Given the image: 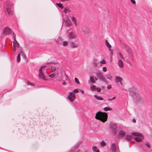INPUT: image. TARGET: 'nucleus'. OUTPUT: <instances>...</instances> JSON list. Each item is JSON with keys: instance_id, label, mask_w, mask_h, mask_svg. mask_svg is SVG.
<instances>
[{"instance_id": "nucleus-52", "label": "nucleus", "mask_w": 152, "mask_h": 152, "mask_svg": "<svg viewBox=\"0 0 152 152\" xmlns=\"http://www.w3.org/2000/svg\"><path fill=\"white\" fill-rule=\"evenodd\" d=\"M115 97L114 96V97H113L112 98V99L109 98L108 99V100L109 101H111L112 100L115 99Z\"/></svg>"}, {"instance_id": "nucleus-5", "label": "nucleus", "mask_w": 152, "mask_h": 152, "mask_svg": "<svg viewBox=\"0 0 152 152\" xmlns=\"http://www.w3.org/2000/svg\"><path fill=\"white\" fill-rule=\"evenodd\" d=\"M11 32L12 31L11 29L8 27H5L3 30V33L4 35H9L10 34Z\"/></svg>"}, {"instance_id": "nucleus-6", "label": "nucleus", "mask_w": 152, "mask_h": 152, "mask_svg": "<svg viewBox=\"0 0 152 152\" xmlns=\"http://www.w3.org/2000/svg\"><path fill=\"white\" fill-rule=\"evenodd\" d=\"M69 39H74L77 37V35L74 32H69L68 35Z\"/></svg>"}, {"instance_id": "nucleus-44", "label": "nucleus", "mask_w": 152, "mask_h": 152, "mask_svg": "<svg viewBox=\"0 0 152 152\" xmlns=\"http://www.w3.org/2000/svg\"><path fill=\"white\" fill-rule=\"evenodd\" d=\"M27 83L28 85H30L31 86H34V83H31L29 82L28 81H27Z\"/></svg>"}, {"instance_id": "nucleus-35", "label": "nucleus", "mask_w": 152, "mask_h": 152, "mask_svg": "<svg viewBox=\"0 0 152 152\" xmlns=\"http://www.w3.org/2000/svg\"><path fill=\"white\" fill-rule=\"evenodd\" d=\"M64 11V13H69L70 12V10L69 9L65 8Z\"/></svg>"}, {"instance_id": "nucleus-31", "label": "nucleus", "mask_w": 152, "mask_h": 152, "mask_svg": "<svg viewBox=\"0 0 152 152\" xmlns=\"http://www.w3.org/2000/svg\"><path fill=\"white\" fill-rule=\"evenodd\" d=\"M92 149L94 152H96L98 150L97 147L96 146H93L92 147Z\"/></svg>"}, {"instance_id": "nucleus-61", "label": "nucleus", "mask_w": 152, "mask_h": 152, "mask_svg": "<svg viewBox=\"0 0 152 152\" xmlns=\"http://www.w3.org/2000/svg\"><path fill=\"white\" fill-rule=\"evenodd\" d=\"M80 152V151L79 149H77L76 151V152Z\"/></svg>"}, {"instance_id": "nucleus-37", "label": "nucleus", "mask_w": 152, "mask_h": 152, "mask_svg": "<svg viewBox=\"0 0 152 152\" xmlns=\"http://www.w3.org/2000/svg\"><path fill=\"white\" fill-rule=\"evenodd\" d=\"M104 110L105 111H108V110H111V108L109 107H106L104 108Z\"/></svg>"}, {"instance_id": "nucleus-36", "label": "nucleus", "mask_w": 152, "mask_h": 152, "mask_svg": "<svg viewBox=\"0 0 152 152\" xmlns=\"http://www.w3.org/2000/svg\"><path fill=\"white\" fill-rule=\"evenodd\" d=\"M68 97L70 101L71 102H73L74 101V100L73 99V97L70 96V95H68Z\"/></svg>"}, {"instance_id": "nucleus-15", "label": "nucleus", "mask_w": 152, "mask_h": 152, "mask_svg": "<svg viewBox=\"0 0 152 152\" xmlns=\"http://www.w3.org/2000/svg\"><path fill=\"white\" fill-rule=\"evenodd\" d=\"M46 64L47 65L49 64H55V65H56V67L57 68H59V67H60V65H59L57 62H48V63H46Z\"/></svg>"}, {"instance_id": "nucleus-21", "label": "nucleus", "mask_w": 152, "mask_h": 152, "mask_svg": "<svg viewBox=\"0 0 152 152\" xmlns=\"http://www.w3.org/2000/svg\"><path fill=\"white\" fill-rule=\"evenodd\" d=\"M122 80V79L120 77L116 76L115 77V81L116 83L120 82Z\"/></svg>"}, {"instance_id": "nucleus-3", "label": "nucleus", "mask_w": 152, "mask_h": 152, "mask_svg": "<svg viewBox=\"0 0 152 152\" xmlns=\"http://www.w3.org/2000/svg\"><path fill=\"white\" fill-rule=\"evenodd\" d=\"M131 134L132 135L137 136L135 138V140L137 142H141L144 138L142 134L141 133L137 132H132L131 133Z\"/></svg>"}, {"instance_id": "nucleus-13", "label": "nucleus", "mask_w": 152, "mask_h": 152, "mask_svg": "<svg viewBox=\"0 0 152 152\" xmlns=\"http://www.w3.org/2000/svg\"><path fill=\"white\" fill-rule=\"evenodd\" d=\"M126 50L128 52V54L129 55H132V50L128 46H125V48Z\"/></svg>"}, {"instance_id": "nucleus-18", "label": "nucleus", "mask_w": 152, "mask_h": 152, "mask_svg": "<svg viewBox=\"0 0 152 152\" xmlns=\"http://www.w3.org/2000/svg\"><path fill=\"white\" fill-rule=\"evenodd\" d=\"M71 20L74 23L75 25V27H77V24L76 23V18L74 17L73 16L71 18Z\"/></svg>"}, {"instance_id": "nucleus-41", "label": "nucleus", "mask_w": 152, "mask_h": 152, "mask_svg": "<svg viewBox=\"0 0 152 152\" xmlns=\"http://www.w3.org/2000/svg\"><path fill=\"white\" fill-rule=\"evenodd\" d=\"M100 63L102 64H105L106 62L105 61L104 59L102 60L101 61H100Z\"/></svg>"}, {"instance_id": "nucleus-10", "label": "nucleus", "mask_w": 152, "mask_h": 152, "mask_svg": "<svg viewBox=\"0 0 152 152\" xmlns=\"http://www.w3.org/2000/svg\"><path fill=\"white\" fill-rule=\"evenodd\" d=\"M70 45L71 48H77L78 47V43L72 41L70 42Z\"/></svg>"}, {"instance_id": "nucleus-55", "label": "nucleus", "mask_w": 152, "mask_h": 152, "mask_svg": "<svg viewBox=\"0 0 152 152\" xmlns=\"http://www.w3.org/2000/svg\"><path fill=\"white\" fill-rule=\"evenodd\" d=\"M107 79L109 80H111L112 78V77L111 76H110L109 77H107Z\"/></svg>"}, {"instance_id": "nucleus-4", "label": "nucleus", "mask_w": 152, "mask_h": 152, "mask_svg": "<svg viewBox=\"0 0 152 152\" xmlns=\"http://www.w3.org/2000/svg\"><path fill=\"white\" fill-rule=\"evenodd\" d=\"M95 74L99 80L106 83H108V82L106 78L104 77L101 72H96L95 73Z\"/></svg>"}, {"instance_id": "nucleus-43", "label": "nucleus", "mask_w": 152, "mask_h": 152, "mask_svg": "<svg viewBox=\"0 0 152 152\" xmlns=\"http://www.w3.org/2000/svg\"><path fill=\"white\" fill-rule=\"evenodd\" d=\"M55 75V74L53 73H52V74H51L50 75H49V77L52 78Z\"/></svg>"}, {"instance_id": "nucleus-54", "label": "nucleus", "mask_w": 152, "mask_h": 152, "mask_svg": "<svg viewBox=\"0 0 152 152\" xmlns=\"http://www.w3.org/2000/svg\"><path fill=\"white\" fill-rule=\"evenodd\" d=\"M107 88L108 89H110L111 88V86L110 85H108L107 87Z\"/></svg>"}, {"instance_id": "nucleus-58", "label": "nucleus", "mask_w": 152, "mask_h": 152, "mask_svg": "<svg viewBox=\"0 0 152 152\" xmlns=\"http://www.w3.org/2000/svg\"><path fill=\"white\" fill-rule=\"evenodd\" d=\"M47 67V66L46 65H43L41 67L42 68V69H43L44 68H46Z\"/></svg>"}, {"instance_id": "nucleus-33", "label": "nucleus", "mask_w": 152, "mask_h": 152, "mask_svg": "<svg viewBox=\"0 0 152 152\" xmlns=\"http://www.w3.org/2000/svg\"><path fill=\"white\" fill-rule=\"evenodd\" d=\"M100 145L102 147L104 146H106V144L105 142L104 141H102L100 143Z\"/></svg>"}, {"instance_id": "nucleus-62", "label": "nucleus", "mask_w": 152, "mask_h": 152, "mask_svg": "<svg viewBox=\"0 0 152 152\" xmlns=\"http://www.w3.org/2000/svg\"><path fill=\"white\" fill-rule=\"evenodd\" d=\"M62 1H69V0H60Z\"/></svg>"}, {"instance_id": "nucleus-32", "label": "nucleus", "mask_w": 152, "mask_h": 152, "mask_svg": "<svg viewBox=\"0 0 152 152\" xmlns=\"http://www.w3.org/2000/svg\"><path fill=\"white\" fill-rule=\"evenodd\" d=\"M7 12L8 14L10 15H12V13L11 12L10 10L8 7L7 8Z\"/></svg>"}, {"instance_id": "nucleus-7", "label": "nucleus", "mask_w": 152, "mask_h": 152, "mask_svg": "<svg viewBox=\"0 0 152 152\" xmlns=\"http://www.w3.org/2000/svg\"><path fill=\"white\" fill-rule=\"evenodd\" d=\"M110 128L113 133L114 135L117 134V127L115 124H112L110 125Z\"/></svg>"}, {"instance_id": "nucleus-12", "label": "nucleus", "mask_w": 152, "mask_h": 152, "mask_svg": "<svg viewBox=\"0 0 152 152\" xmlns=\"http://www.w3.org/2000/svg\"><path fill=\"white\" fill-rule=\"evenodd\" d=\"M63 39V38L60 37H58L57 39H55V40L56 42L59 44L62 43Z\"/></svg>"}, {"instance_id": "nucleus-16", "label": "nucleus", "mask_w": 152, "mask_h": 152, "mask_svg": "<svg viewBox=\"0 0 152 152\" xmlns=\"http://www.w3.org/2000/svg\"><path fill=\"white\" fill-rule=\"evenodd\" d=\"M111 150L113 152H115V143H113L111 147Z\"/></svg>"}, {"instance_id": "nucleus-29", "label": "nucleus", "mask_w": 152, "mask_h": 152, "mask_svg": "<svg viewBox=\"0 0 152 152\" xmlns=\"http://www.w3.org/2000/svg\"><path fill=\"white\" fill-rule=\"evenodd\" d=\"M63 46H67L68 45V42L67 41H64L62 43Z\"/></svg>"}, {"instance_id": "nucleus-51", "label": "nucleus", "mask_w": 152, "mask_h": 152, "mask_svg": "<svg viewBox=\"0 0 152 152\" xmlns=\"http://www.w3.org/2000/svg\"><path fill=\"white\" fill-rule=\"evenodd\" d=\"M131 1V2L133 4H135L136 2L134 0H130Z\"/></svg>"}, {"instance_id": "nucleus-24", "label": "nucleus", "mask_w": 152, "mask_h": 152, "mask_svg": "<svg viewBox=\"0 0 152 152\" xmlns=\"http://www.w3.org/2000/svg\"><path fill=\"white\" fill-rule=\"evenodd\" d=\"M90 80L91 82L92 83H96V81L94 80V78L92 76L90 77Z\"/></svg>"}, {"instance_id": "nucleus-38", "label": "nucleus", "mask_w": 152, "mask_h": 152, "mask_svg": "<svg viewBox=\"0 0 152 152\" xmlns=\"http://www.w3.org/2000/svg\"><path fill=\"white\" fill-rule=\"evenodd\" d=\"M96 87L94 85H92L91 86V89L93 91H95L96 89Z\"/></svg>"}, {"instance_id": "nucleus-19", "label": "nucleus", "mask_w": 152, "mask_h": 152, "mask_svg": "<svg viewBox=\"0 0 152 152\" xmlns=\"http://www.w3.org/2000/svg\"><path fill=\"white\" fill-rule=\"evenodd\" d=\"M94 96L96 99L98 100H103V98L102 97L99 96L97 95H95Z\"/></svg>"}, {"instance_id": "nucleus-28", "label": "nucleus", "mask_w": 152, "mask_h": 152, "mask_svg": "<svg viewBox=\"0 0 152 152\" xmlns=\"http://www.w3.org/2000/svg\"><path fill=\"white\" fill-rule=\"evenodd\" d=\"M56 5L59 7L61 9H63L64 8L62 4L60 3H56Z\"/></svg>"}, {"instance_id": "nucleus-64", "label": "nucleus", "mask_w": 152, "mask_h": 152, "mask_svg": "<svg viewBox=\"0 0 152 152\" xmlns=\"http://www.w3.org/2000/svg\"><path fill=\"white\" fill-rule=\"evenodd\" d=\"M119 82L120 83L121 85H122L123 84L122 81H120Z\"/></svg>"}, {"instance_id": "nucleus-11", "label": "nucleus", "mask_w": 152, "mask_h": 152, "mask_svg": "<svg viewBox=\"0 0 152 152\" xmlns=\"http://www.w3.org/2000/svg\"><path fill=\"white\" fill-rule=\"evenodd\" d=\"M81 143V141L77 143L75 147L70 151L69 152H74L75 150L76 149L78 148L79 146Z\"/></svg>"}, {"instance_id": "nucleus-50", "label": "nucleus", "mask_w": 152, "mask_h": 152, "mask_svg": "<svg viewBox=\"0 0 152 152\" xmlns=\"http://www.w3.org/2000/svg\"><path fill=\"white\" fill-rule=\"evenodd\" d=\"M96 91H97L99 92L101 91V89L100 88L98 87L96 88Z\"/></svg>"}, {"instance_id": "nucleus-14", "label": "nucleus", "mask_w": 152, "mask_h": 152, "mask_svg": "<svg viewBox=\"0 0 152 152\" xmlns=\"http://www.w3.org/2000/svg\"><path fill=\"white\" fill-rule=\"evenodd\" d=\"M125 134V133L123 130H121L118 133V137H123Z\"/></svg>"}, {"instance_id": "nucleus-47", "label": "nucleus", "mask_w": 152, "mask_h": 152, "mask_svg": "<svg viewBox=\"0 0 152 152\" xmlns=\"http://www.w3.org/2000/svg\"><path fill=\"white\" fill-rule=\"evenodd\" d=\"M102 70L104 72H106L107 70V69L106 67H103L102 69Z\"/></svg>"}, {"instance_id": "nucleus-2", "label": "nucleus", "mask_w": 152, "mask_h": 152, "mask_svg": "<svg viewBox=\"0 0 152 152\" xmlns=\"http://www.w3.org/2000/svg\"><path fill=\"white\" fill-rule=\"evenodd\" d=\"M129 94L134 99H136L137 101H140V96L138 93L135 92V89L133 87L130 88L129 89Z\"/></svg>"}, {"instance_id": "nucleus-45", "label": "nucleus", "mask_w": 152, "mask_h": 152, "mask_svg": "<svg viewBox=\"0 0 152 152\" xmlns=\"http://www.w3.org/2000/svg\"><path fill=\"white\" fill-rule=\"evenodd\" d=\"M7 2H9V4H7V3L6 4V5L9 6H12V4L10 3V1H8Z\"/></svg>"}, {"instance_id": "nucleus-59", "label": "nucleus", "mask_w": 152, "mask_h": 152, "mask_svg": "<svg viewBox=\"0 0 152 152\" xmlns=\"http://www.w3.org/2000/svg\"><path fill=\"white\" fill-rule=\"evenodd\" d=\"M62 84L63 85H66V83L65 82H64L63 83H62Z\"/></svg>"}, {"instance_id": "nucleus-53", "label": "nucleus", "mask_w": 152, "mask_h": 152, "mask_svg": "<svg viewBox=\"0 0 152 152\" xmlns=\"http://www.w3.org/2000/svg\"><path fill=\"white\" fill-rule=\"evenodd\" d=\"M109 50L110 51L111 54L112 55L113 54V50L110 49V48H109Z\"/></svg>"}, {"instance_id": "nucleus-42", "label": "nucleus", "mask_w": 152, "mask_h": 152, "mask_svg": "<svg viewBox=\"0 0 152 152\" xmlns=\"http://www.w3.org/2000/svg\"><path fill=\"white\" fill-rule=\"evenodd\" d=\"M118 54L120 56V57H121V58H122V59H124V56H123L122 54L121 53V52L119 53Z\"/></svg>"}, {"instance_id": "nucleus-26", "label": "nucleus", "mask_w": 152, "mask_h": 152, "mask_svg": "<svg viewBox=\"0 0 152 152\" xmlns=\"http://www.w3.org/2000/svg\"><path fill=\"white\" fill-rule=\"evenodd\" d=\"M97 60L96 59H94L93 61V65L94 66H96L97 65Z\"/></svg>"}, {"instance_id": "nucleus-27", "label": "nucleus", "mask_w": 152, "mask_h": 152, "mask_svg": "<svg viewBox=\"0 0 152 152\" xmlns=\"http://www.w3.org/2000/svg\"><path fill=\"white\" fill-rule=\"evenodd\" d=\"M132 136L131 135H127L126 136V139L130 141L131 140Z\"/></svg>"}, {"instance_id": "nucleus-63", "label": "nucleus", "mask_w": 152, "mask_h": 152, "mask_svg": "<svg viewBox=\"0 0 152 152\" xmlns=\"http://www.w3.org/2000/svg\"><path fill=\"white\" fill-rule=\"evenodd\" d=\"M80 92L83 94L84 93V91L82 90H80Z\"/></svg>"}, {"instance_id": "nucleus-57", "label": "nucleus", "mask_w": 152, "mask_h": 152, "mask_svg": "<svg viewBox=\"0 0 152 152\" xmlns=\"http://www.w3.org/2000/svg\"><path fill=\"white\" fill-rule=\"evenodd\" d=\"M13 38H15V39L16 36H15V34L14 33H13Z\"/></svg>"}, {"instance_id": "nucleus-9", "label": "nucleus", "mask_w": 152, "mask_h": 152, "mask_svg": "<svg viewBox=\"0 0 152 152\" xmlns=\"http://www.w3.org/2000/svg\"><path fill=\"white\" fill-rule=\"evenodd\" d=\"M64 20L66 26L67 27L71 25V24L69 18L68 17H66L65 18Z\"/></svg>"}, {"instance_id": "nucleus-20", "label": "nucleus", "mask_w": 152, "mask_h": 152, "mask_svg": "<svg viewBox=\"0 0 152 152\" xmlns=\"http://www.w3.org/2000/svg\"><path fill=\"white\" fill-rule=\"evenodd\" d=\"M14 48H18L19 47V44L17 41L13 42Z\"/></svg>"}, {"instance_id": "nucleus-22", "label": "nucleus", "mask_w": 152, "mask_h": 152, "mask_svg": "<svg viewBox=\"0 0 152 152\" xmlns=\"http://www.w3.org/2000/svg\"><path fill=\"white\" fill-rule=\"evenodd\" d=\"M19 52L20 53V55H21V56L23 57L24 58L26 59V55L22 50H20Z\"/></svg>"}, {"instance_id": "nucleus-30", "label": "nucleus", "mask_w": 152, "mask_h": 152, "mask_svg": "<svg viewBox=\"0 0 152 152\" xmlns=\"http://www.w3.org/2000/svg\"><path fill=\"white\" fill-rule=\"evenodd\" d=\"M20 53L18 54L17 57V61L18 62H19L20 60Z\"/></svg>"}, {"instance_id": "nucleus-23", "label": "nucleus", "mask_w": 152, "mask_h": 152, "mask_svg": "<svg viewBox=\"0 0 152 152\" xmlns=\"http://www.w3.org/2000/svg\"><path fill=\"white\" fill-rule=\"evenodd\" d=\"M105 44H106V46L108 48H110L111 47V46L109 44V43L107 41V40H105Z\"/></svg>"}, {"instance_id": "nucleus-25", "label": "nucleus", "mask_w": 152, "mask_h": 152, "mask_svg": "<svg viewBox=\"0 0 152 152\" xmlns=\"http://www.w3.org/2000/svg\"><path fill=\"white\" fill-rule=\"evenodd\" d=\"M68 95H70V96H71L73 98H75L76 97L75 94L73 92H70Z\"/></svg>"}, {"instance_id": "nucleus-56", "label": "nucleus", "mask_w": 152, "mask_h": 152, "mask_svg": "<svg viewBox=\"0 0 152 152\" xmlns=\"http://www.w3.org/2000/svg\"><path fill=\"white\" fill-rule=\"evenodd\" d=\"M132 121L134 123H135L136 122V120L134 118H133L132 120Z\"/></svg>"}, {"instance_id": "nucleus-46", "label": "nucleus", "mask_w": 152, "mask_h": 152, "mask_svg": "<svg viewBox=\"0 0 152 152\" xmlns=\"http://www.w3.org/2000/svg\"><path fill=\"white\" fill-rule=\"evenodd\" d=\"M145 145L148 147V148H150L151 147L150 145L148 144V143H145Z\"/></svg>"}, {"instance_id": "nucleus-49", "label": "nucleus", "mask_w": 152, "mask_h": 152, "mask_svg": "<svg viewBox=\"0 0 152 152\" xmlns=\"http://www.w3.org/2000/svg\"><path fill=\"white\" fill-rule=\"evenodd\" d=\"M73 91L75 93H77L78 92V91L77 89H75L73 90Z\"/></svg>"}, {"instance_id": "nucleus-48", "label": "nucleus", "mask_w": 152, "mask_h": 152, "mask_svg": "<svg viewBox=\"0 0 152 152\" xmlns=\"http://www.w3.org/2000/svg\"><path fill=\"white\" fill-rule=\"evenodd\" d=\"M130 55V58L131 59L132 61H133L134 60V57L132 55H132Z\"/></svg>"}, {"instance_id": "nucleus-8", "label": "nucleus", "mask_w": 152, "mask_h": 152, "mask_svg": "<svg viewBox=\"0 0 152 152\" xmlns=\"http://www.w3.org/2000/svg\"><path fill=\"white\" fill-rule=\"evenodd\" d=\"M42 69L41 67H40L39 69V77L41 78L42 79L45 80H46L45 78V76L44 75V73L42 71Z\"/></svg>"}, {"instance_id": "nucleus-34", "label": "nucleus", "mask_w": 152, "mask_h": 152, "mask_svg": "<svg viewBox=\"0 0 152 152\" xmlns=\"http://www.w3.org/2000/svg\"><path fill=\"white\" fill-rule=\"evenodd\" d=\"M56 68H57L56 66L55 67L54 66H52L51 67V70L52 72H53L56 70Z\"/></svg>"}, {"instance_id": "nucleus-60", "label": "nucleus", "mask_w": 152, "mask_h": 152, "mask_svg": "<svg viewBox=\"0 0 152 152\" xmlns=\"http://www.w3.org/2000/svg\"><path fill=\"white\" fill-rule=\"evenodd\" d=\"M95 79L96 80H97L99 79H98V77H95Z\"/></svg>"}, {"instance_id": "nucleus-1", "label": "nucleus", "mask_w": 152, "mask_h": 152, "mask_svg": "<svg viewBox=\"0 0 152 152\" xmlns=\"http://www.w3.org/2000/svg\"><path fill=\"white\" fill-rule=\"evenodd\" d=\"M99 113H96L95 116V118L103 122H104L107 120V114L105 113L99 112Z\"/></svg>"}, {"instance_id": "nucleus-17", "label": "nucleus", "mask_w": 152, "mask_h": 152, "mask_svg": "<svg viewBox=\"0 0 152 152\" xmlns=\"http://www.w3.org/2000/svg\"><path fill=\"white\" fill-rule=\"evenodd\" d=\"M118 64L119 66L121 68H123L124 67V64L122 62V61H121V60L120 59L119 60L118 63Z\"/></svg>"}, {"instance_id": "nucleus-40", "label": "nucleus", "mask_w": 152, "mask_h": 152, "mask_svg": "<svg viewBox=\"0 0 152 152\" xmlns=\"http://www.w3.org/2000/svg\"><path fill=\"white\" fill-rule=\"evenodd\" d=\"M75 82L77 84H79L80 83L78 79L77 78L75 77Z\"/></svg>"}, {"instance_id": "nucleus-39", "label": "nucleus", "mask_w": 152, "mask_h": 152, "mask_svg": "<svg viewBox=\"0 0 152 152\" xmlns=\"http://www.w3.org/2000/svg\"><path fill=\"white\" fill-rule=\"evenodd\" d=\"M84 28H85V30L84 29V28H82V31H83L85 33H87L88 31V29L86 27H84Z\"/></svg>"}]
</instances>
